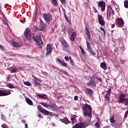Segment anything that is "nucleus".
I'll list each match as a JSON object with an SVG mask.
<instances>
[{
  "instance_id": "f257e3e1",
  "label": "nucleus",
  "mask_w": 128,
  "mask_h": 128,
  "mask_svg": "<svg viewBox=\"0 0 128 128\" xmlns=\"http://www.w3.org/2000/svg\"><path fill=\"white\" fill-rule=\"evenodd\" d=\"M83 115L87 118L88 122L92 120V108L90 105L85 104L82 106Z\"/></svg>"
},
{
  "instance_id": "f03ea898",
  "label": "nucleus",
  "mask_w": 128,
  "mask_h": 128,
  "mask_svg": "<svg viewBox=\"0 0 128 128\" xmlns=\"http://www.w3.org/2000/svg\"><path fill=\"white\" fill-rule=\"evenodd\" d=\"M119 104H124L125 106H128V98H126L124 94H120L119 96V100H118Z\"/></svg>"
},
{
  "instance_id": "7ed1b4c3",
  "label": "nucleus",
  "mask_w": 128,
  "mask_h": 128,
  "mask_svg": "<svg viewBox=\"0 0 128 128\" xmlns=\"http://www.w3.org/2000/svg\"><path fill=\"white\" fill-rule=\"evenodd\" d=\"M61 43L63 50H64V52H69L70 51L68 50L70 49V45L66 42V41L64 40H62L61 41Z\"/></svg>"
},
{
  "instance_id": "20e7f679",
  "label": "nucleus",
  "mask_w": 128,
  "mask_h": 128,
  "mask_svg": "<svg viewBox=\"0 0 128 128\" xmlns=\"http://www.w3.org/2000/svg\"><path fill=\"white\" fill-rule=\"evenodd\" d=\"M43 18H44V20L46 22V24H50V22L52 20V14L46 13H44L43 14Z\"/></svg>"
},
{
  "instance_id": "39448f33",
  "label": "nucleus",
  "mask_w": 128,
  "mask_h": 128,
  "mask_svg": "<svg viewBox=\"0 0 128 128\" xmlns=\"http://www.w3.org/2000/svg\"><path fill=\"white\" fill-rule=\"evenodd\" d=\"M98 8H101V10L104 12L106 10V2L104 0H100L98 2Z\"/></svg>"
},
{
  "instance_id": "423d86ee",
  "label": "nucleus",
  "mask_w": 128,
  "mask_h": 128,
  "mask_svg": "<svg viewBox=\"0 0 128 128\" xmlns=\"http://www.w3.org/2000/svg\"><path fill=\"white\" fill-rule=\"evenodd\" d=\"M98 22L100 24V26H104V24H106V22H104V19L102 15L98 14Z\"/></svg>"
},
{
  "instance_id": "0eeeda50",
  "label": "nucleus",
  "mask_w": 128,
  "mask_h": 128,
  "mask_svg": "<svg viewBox=\"0 0 128 128\" xmlns=\"http://www.w3.org/2000/svg\"><path fill=\"white\" fill-rule=\"evenodd\" d=\"M32 38L34 40V42H36L37 44H38V46L42 44V40H40V36H36V37H35L34 36H32Z\"/></svg>"
},
{
  "instance_id": "6e6552de",
  "label": "nucleus",
  "mask_w": 128,
  "mask_h": 128,
  "mask_svg": "<svg viewBox=\"0 0 128 128\" xmlns=\"http://www.w3.org/2000/svg\"><path fill=\"white\" fill-rule=\"evenodd\" d=\"M124 24V22L122 18H117V26L118 28H122Z\"/></svg>"
},
{
  "instance_id": "1a4fd4ad",
  "label": "nucleus",
  "mask_w": 128,
  "mask_h": 128,
  "mask_svg": "<svg viewBox=\"0 0 128 128\" xmlns=\"http://www.w3.org/2000/svg\"><path fill=\"white\" fill-rule=\"evenodd\" d=\"M46 50L47 52L46 53V56H48L52 52V46H50V44H47Z\"/></svg>"
},
{
  "instance_id": "9d476101",
  "label": "nucleus",
  "mask_w": 128,
  "mask_h": 128,
  "mask_svg": "<svg viewBox=\"0 0 128 128\" xmlns=\"http://www.w3.org/2000/svg\"><path fill=\"white\" fill-rule=\"evenodd\" d=\"M12 92L10 91H6V90H0V96H10Z\"/></svg>"
},
{
  "instance_id": "9b49d317",
  "label": "nucleus",
  "mask_w": 128,
  "mask_h": 128,
  "mask_svg": "<svg viewBox=\"0 0 128 128\" xmlns=\"http://www.w3.org/2000/svg\"><path fill=\"white\" fill-rule=\"evenodd\" d=\"M42 82V80L40 78H34V86H42V84H40Z\"/></svg>"
},
{
  "instance_id": "f8f14e48",
  "label": "nucleus",
  "mask_w": 128,
  "mask_h": 128,
  "mask_svg": "<svg viewBox=\"0 0 128 128\" xmlns=\"http://www.w3.org/2000/svg\"><path fill=\"white\" fill-rule=\"evenodd\" d=\"M24 34L28 40H32V35L30 34V30H28L26 29L24 32Z\"/></svg>"
},
{
  "instance_id": "ddd939ff",
  "label": "nucleus",
  "mask_w": 128,
  "mask_h": 128,
  "mask_svg": "<svg viewBox=\"0 0 128 128\" xmlns=\"http://www.w3.org/2000/svg\"><path fill=\"white\" fill-rule=\"evenodd\" d=\"M86 128L84 122H80L79 124H76L72 128Z\"/></svg>"
},
{
  "instance_id": "4468645a",
  "label": "nucleus",
  "mask_w": 128,
  "mask_h": 128,
  "mask_svg": "<svg viewBox=\"0 0 128 128\" xmlns=\"http://www.w3.org/2000/svg\"><path fill=\"white\" fill-rule=\"evenodd\" d=\"M85 32L86 34V36L88 38V40L90 42V30L87 27L85 28Z\"/></svg>"
},
{
  "instance_id": "2eb2a0df",
  "label": "nucleus",
  "mask_w": 128,
  "mask_h": 128,
  "mask_svg": "<svg viewBox=\"0 0 128 128\" xmlns=\"http://www.w3.org/2000/svg\"><path fill=\"white\" fill-rule=\"evenodd\" d=\"M56 61L57 62H58L60 64H61L62 66H65L66 68L68 66V64L66 63L64 61H62L58 58L56 60Z\"/></svg>"
},
{
  "instance_id": "dca6fc26",
  "label": "nucleus",
  "mask_w": 128,
  "mask_h": 128,
  "mask_svg": "<svg viewBox=\"0 0 128 128\" xmlns=\"http://www.w3.org/2000/svg\"><path fill=\"white\" fill-rule=\"evenodd\" d=\"M86 94L89 96H92V94H94V90L90 88H86Z\"/></svg>"
},
{
  "instance_id": "f3484780",
  "label": "nucleus",
  "mask_w": 128,
  "mask_h": 128,
  "mask_svg": "<svg viewBox=\"0 0 128 128\" xmlns=\"http://www.w3.org/2000/svg\"><path fill=\"white\" fill-rule=\"evenodd\" d=\"M96 82V78L92 76L90 78V80L89 81V82L86 83L87 86H92V84L94 82Z\"/></svg>"
},
{
  "instance_id": "a211bd4d",
  "label": "nucleus",
  "mask_w": 128,
  "mask_h": 128,
  "mask_svg": "<svg viewBox=\"0 0 128 128\" xmlns=\"http://www.w3.org/2000/svg\"><path fill=\"white\" fill-rule=\"evenodd\" d=\"M39 110L40 112H42L43 114H44V116H48L50 114V112L48 110H46V109L40 108Z\"/></svg>"
},
{
  "instance_id": "6ab92c4d",
  "label": "nucleus",
  "mask_w": 128,
  "mask_h": 128,
  "mask_svg": "<svg viewBox=\"0 0 128 128\" xmlns=\"http://www.w3.org/2000/svg\"><path fill=\"white\" fill-rule=\"evenodd\" d=\"M112 8L110 6L108 7L107 10V18H110V14H112Z\"/></svg>"
},
{
  "instance_id": "aec40b11",
  "label": "nucleus",
  "mask_w": 128,
  "mask_h": 128,
  "mask_svg": "<svg viewBox=\"0 0 128 128\" xmlns=\"http://www.w3.org/2000/svg\"><path fill=\"white\" fill-rule=\"evenodd\" d=\"M76 32H73L70 37V40L72 42H74V40H76Z\"/></svg>"
},
{
  "instance_id": "412c9836",
  "label": "nucleus",
  "mask_w": 128,
  "mask_h": 128,
  "mask_svg": "<svg viewBox=\"0 0 128 128\" xmlns=\"http://www.w3.org/2000/svg\"><path fill=\"white\" fill-rule=\"evenodd\" d=\"M36 96H38V98H43V100H46L47 98L46 94H38L36 95Z\"/></svg>"
},
{
  "instance_id": "4be33fe9",
  "label": "nucleus",
  "mask_w": 128,
  "mask_h": 128,
  "mask_svg": "<svg viewBox=\"0 0 128 128\" xmlns=\"http://www.w3.org/2000/svg\"><path fill=\"white\" fill-rule=\"evenodd\" d=\"M46 24H40L39 28L40 30H41L42 32V30H44L46 29Z\"/></svg>"
},
{
  "instance_id": "5701e85b",
  "label": "nucleus",
  "mask_w": 128,
  "mask_h": 128,
  "mask_svg": "<svg viewBox=\"0 0 128 128\" xmlns=\"http://www.w3.org/2000/svg\"><path fill=\"white\" fill-rule=\"evenodd\" d=\"M100 68H103V70H106L108 68L106 64L104 62H102L100 64Z\"/></svg>"
},
{
  "instance_id": "b1692460",
  "label": "nucleus",
  "mask_w": 128,
  "mask_h": 128,
  "mask_svg": "<svg viewBox=\"0 0 128 128\" xmlns=\"http://www.w3.org/2000/svg\"><path fill=\"white\" fill-rule=\"evenodd\" d=\"M26 102L28 104H29V106H32L33 103H32V100H30V99L29 98H27L26 100Z\"/></svg>"
},
{
  "instance_id": "393cba45",
  "label": "nucleus",
  "mask_w": 128,
  "mask_h": 128,
  "mask_svg": "<svg viewBox=\"0 0 128 128\" xmlns=\"http://www.w3.org/2000/svg\"><path fill=\"white\" fill-rule=\"evenodd\" d=\"M52 4L54 6H58V2L56 0H52Z\"/></svg>"
},
{
  "instance_id": "a878e982",
  "label": "nucleus",
  "mask_w": 128,
  "mask_h": 128,
  "mask_svg": "<svg viewBox=\"0 0 128 128\" xmlns=\"http://www.w3.org/2000/svg\"><path fill=\"white\" fill-rule=\"evenodd\" d=\"M105 98H106L107 102H110V95L106 94L104 96Z\"/></svg>"
},
{
  "instance_id": "bb28decb",
  "label": "nucleus",
  "mask_w": 128,
  "mask_h": 128,
  "mask_svg": "<svg viewBox=\"0 0 128 128\" xmlns=\"http://www.w3.org/2000/svg\"><path fill=\"white\" fill-rule=\"evenodd\" d=\"M62 122H64V124H68V120L66 118L62 120Z\"/></svg>"
},
{
  "instance_id": "cd10ccee",
  "label": "nucleus",
  "mask_w": 128,
  "mask_h": 128,
  "mask_svg": "<svg viewBox=\"0 0 128 128\" xmlns=\"http://www.w3.org/2000/svg\"><path fill=\"white\" fill-rule=\"evenodd\" d=\"M32 30L33 32H32V34H33V36H34V34H36V30H38V26H34Z\"/></svg>"
},
{
  "instance_id": "c85d7f7f",
  "label": "nucleus",
  "mask_w": 128,
  "mask_h": 128,
  "mask_svg": "<svg viewBox=\"0 0 128 128\" xmlns=\"http://www.w3.org/2000/svg\"><path fill=\"white\" fill-rule=\"evenodd\" d=\"M86 44L87 48L88 50H90V48H92V46H90V42L86 40Z\"/></svg>"
},
{
  "instance_id": "c756f323",
  "label": "nucleus",
  "mask_w": 128,
  "mask_h": 128,
  "mask_svg": "<svg viewBox=\"0 0 128 128\" xmlns=\"http://www.w3.org/2000/svg\"><path fill=\"white\" fill-rule=\"evenodd\" d=\"M80 52L82 56H84V58H86V53L84 51V50L83 49L82 50H81Z\"/></svg>"
},
{
  "instance_id": "7c9ffc66",
  "label": "nucleus",
  "mask_w": 128,
  "mask_h": 128,
  "mask_svg": "<svg viewBox=\"0 0 128 128\" xmlns=\"http://www.w3.org/2000/svg\"><path fill=\"white\" fill-rule=\"evenodd\" d=\"M88 52H90V54H92V56H96V53H94V50H92V48H90V49H88Z\"/></svg>"
},
{
  "instance_id": "2f4dec72",
  "label": "nucleus",
  "mask_w": 128,
  "mask_h": 128,
  "mask_svg": "<svg viewBox=\"0 0 128 128\" xmlns=\"http://www.w3.org/2000/svg\"><path fill=\"white\" fill-rule=\"evenodd\" d=\"M24 84H25V86H32V83L28 81L24 82Z\"/></svg>"
},
{
  "instance_id": "473e14b6",
  "label": "nucleus",
  "mask_w": 128,
  "mask_h": 128,
  "mask_svg": "<svg viewBox=\"0 0 128 128\" xmlns=\"http://www.w3.org/2000/svg\"><path fill=\"white\" fill-rule=\"evenodd\" d=\"M12 44L14 46L15 48H20V44H18V42H12Z\"/></svg>"
},
{
  "instance_id": "72a5a7b5",
  "label": "nucleus",
  "mask_w": 128,
  "mask_h": 128,
  "mask_svg": "<svg viewBox=\"0 0 128 128\" xmlns=\"http://www.w3.org/2000/svg\"><path fill=\"white\" fill-rule=\"evenodd\" d=\"M124 6L126 8H128V0H126L124 2Z\"/></svg>"
},
{
  "instance_id": "f704fd0d",
  "label": "nucleus",
  "mask_w": 128,
  "mask_h": 128,
  "mask_svg": "<svg viewBox=\"0 0 128 128\" xmlns=\"http://www.w3.org/2000/svg\"><path fill=\"white\" fill-rule=\"evenodd\" d=\"M110 122L111 124H114V122H116V120H114V116H113L110 118Z\"/></svg>"
},
{
  "instance_id": "c9c22d12",
  "label": "nucleus",
  "mask_w": 128,
  "mask_h": 128,
  "mask_svg": "<svg viewBox=\"0 0 128 128\" xmlns=\"http://www.w3.org/2000/svg\"><path fill=\"white\" fill-rule=\"evenodd\" d=\"M6 86L8 88H14V86L12 84H6Z\"/></svg>"
},
{
  "instance_id": "e433bc0d",
  "label": "nucleus",
  "mask_w": 128,
  "mask_h": 128,
  "mask_svg": "<svg viewBox=\"0 0 128 128\" xmlns=\"http://www.w3.org/2000/svg\"><path fill=\"white\" fill-rule=\"evenodd\" d=\"M6 54H8V56H14V54L12 52H8Z\"/></svg>"
},
{
  "instance_id": "4c0bfd02",
  "label": "nucleus",
  "mask_w": 128,
  "mask_h": 128,
  "mask_svg": "<svg viewBox=\"0 0 128 128\" xmlns=\"http://www.w3.org/2000/svg\"><path fill=\"white\" fill-rule=\"evenodd\" d=\"M112 92V88H109L107 91V94H108L110 96V93Z\"/></svg>"
},
{
  "instance_id": "58836bf2",
  "label": "nucleus",
  "mask_w": 128,
  "mask_h": 128,
  "mask_svg": "<svg viewBox=\"0 0 128 128\" xmlns=\"http://www.w3.org/2000/svg\"><path fill=\"white\" fill-rule=\"evenodd\" d=\"M95 126H96V128H100V123L96 122L95 123Z\"/></svg>"
},
{
  "instance_id": "ea45409f",
  "label": "nucleus",
  "mask_w": 128,
  "mask_h": 128,
  "mask_svg": "<svg viewBox=\"0 0 128 128\" xmlns=\"http://www.w3.org/2000/svg\"><path fill=\"white\" fill-rule=\"evenodd\" d=\"M40 104H41V106H44L45 108H48V104H46L44 102H40Z\"/></svg>"
},
{
  "instance_id": "a19ab883",
  "label": "nucleus",
  "mask_w": 128,
  "mask_h": 128,
  "mask_svg": "<svg viewBox=\"0 0 128 128\" xmlns=\"http://www.w3.org/2000/svg\"><path fill=\"white\" fill-rule=\"evenodd\" d=\"M62 4H66V0H60Z\"/></svg>"
},
{
  "instance_id": "79ce46f5",
  "label": "nucleus",
  "mask_w": 128,
  "mask_h": 128,
  "mask_svg": "<svg viewBox=\"0 0 128 128\" xmlns=\"http://www.w3.org/2000/svg\"><path fill=\"white\" fill-rule=\"evenodd\" d=\"M71 120L72 122V124H74L76 122V119H74V118H71Z\"/></svg>"
},
{
  "instance_id": "37998d69",
  "label": "nucleus",
  "mask_w": 128,
  "mask_h": 128,
  "mask_svg": "<svg viewBox=\"0 0 128 128\" xmlns=\"http://www.w3.org/2000/svg\"><path fill=\"white\" fill-rule=\"evenodd\" d=\"M64 60L66 62H69L70 61V58L68 56H66L64 57Z\"/></svg>"
},
{
  "instance_id": "c03bdc74",
  "label": "nucleus",
  "mask_w": 128,
  "mask_h": 128,
  "mask_svg": "<svg viewBox=\"0 0 128 128\" xmlns=\"http://www.w3.org/2000/svg\"><path fill=\"white\" fill-rule=\"evenodd\" d=\"M128 110L126 112L125 114L124 115V117L126 118H128Z\"/></svg>"
},
{
  "instance_id": "a18cd8bd",
  "label": "nucleus",
  "mask_w": 128,
  "mask_h": 128,
  "mask_svg": "<svg viewBox=\"0 0 128 128\" xmlns=\"http://www.w3.org/2000/svg\"><path fill=\"white\" fill-rule=\"evenodd\" d=\"M70 62L72 66H74V60H72V59H70Z\"/></svg>"
},
{
  "instance_id": "49530a36",
  "label": "nucleus",
  "mask_w": 128,
  "mask_h": 128,
  "mask_svg": "<svg viewBox=\"0 0 128 128\" xmlns=\"http://www.w3.org/2000/svg\"><path fill=\"white\" fill-rule=\"evenodd\" d=\"M16 72V68H12L11 70V72L14 73Z\"/></svg>"
},
{
  "instance_id": "de8ad7c7",
  "label": "nucleus",
  "mask_w": 128,
  "mask_h": 128,
  "mask_svg": "<svg viewBox=\"0 0 128 128\" xmlns=\"http://www.w3.org/2000/svg\"><path fill=\"white\" fill-rule=\"evenodd\" d=\"M63 12H64V16L66 20L68 17L66 16V10H63Z\"/></svg>"
},
{
  "instance_id": "09e8293b",
  "label": "nucleus",
  "mask_w": 128,
  "mask_h": 128,
  "mask_svg": "<svg viewBox=\"0 0 128 128\" xmlns=\"http://www.w3.org/2000/svg\"><path fill=\"white\" fill-rule=\"evenodd\" d=\"M96 79L98 80L99 82H102V78L96 77Z\"/></svg>"
},
{
  "instance_id": "8fccbe9b",
  "label": "nucleus",
  "mask_w": 128,
  "mask_h": 128,
  "mask_svg": "<svg viewBox=\"0 0 128 128\" xmlns=\"http://www.w3.org/2000/svg\"><path fill=\"white\" fill-rule=\"evenodd\" d=\"M2 128H9L8 127H6V124H2Z\"/></svg>"
},
{
  "instance_id": "3c124183",
  "label": "nucleus",
  "mask_w": 128,
  "mask_h": 128,
  "mask_svg": "<svg viewBox=\"0 0 128 128\" xmlns=\"http://www.w3.org/2000/svg\"><path fill=\"white\" fill-rule=\"evenodd\" d=\"M2 120H6V117L3 114H2Z\"/></svg>"
},
{
  "instance_id": "603ef678",
  "label": "nucleus",
  "mask_w": 128,
  "mask_h": 128,
  "mask_svg": "<svg viewBox=\"0 0 128 128\" xmlns=\"http://www.w3.org/2000/svg\"><path fill=\"white\" fill-rule=\"evenodd\" d=\"M38 118H44V116H42V115L40 114H38Z\"/></svg>"
},
{
  "instance_id": "864d4df0",
  "label": "nucleus",
  "mask_w": 128,
  "mask_h": 128,
  "mask_svg": "<svg viewBox=\"0 0 128 128\" xmlns=\"http://www.w3.org/2000/svg\"><path fill=\"white\" fill-rule=\"evenodd\" d=\"M115 26H116V24H111L112 28H114Z\"/></svg>"
},
{
  "instance_id": "5fc2aeb1",
  "label": "nucleus",
  "mask_w": 128,
  "mask_h": 128,
  "mask_svg": "<svg viewBox=\"0 0 128 128\" xmlns=\"http://www.w3.org/2000/svg\"><path fill=\"white\" fill-rule=\"evenodd\" d=\"M78 96H75L74 97V100H78Z\"/></svg>"
},
{
  "instance_id": "6e6d98bb",
  "label": "nucleus",
  "mask_w": 128,
  "mask_h": 128,
  "mask_svg": "<svg viewBox=\"0 0 128 128\" xmlns=\"http://www.w3.org/2000/svg\"><path fill=\"white\" fill-rule=\"evenodd\" d=\"M112 14L114 16L115 14H114V10H112V12H111Z\"/></svg>"
},
{
  "instance_id": "4d7b16f0",
  "label": "nucleus",
  "mask_w": 128,
  "mask_h": 128,
  "mask_svg": "<svg viewBox=\"0 0 128 128\" xmlns=\"http://www.w3.org/2000/svg\"><path fill=\"white\" fill-rule=\"evenodd\" d=\"M38 110H40V108H42V106L40 105H38Z\"/></svg>"
},
{
  "instance_id": "13d9d810",
  "label": "nucleus",
  "mask_w": 128,
  "mask_h": 128,
  "mask_svg": "<svg viewBox=\"0 0 128 128\" xmlns=\"http://www.w3.org/2000/svg\"><path fill=\"white\" fill-rule=\"evenodd\" d=\"M92 84L93 86H96V84L95 82H94Z\"/></svg>"
},
{
  "instance_id": "bf43d9fd",
  "label": "nucleus",
  "mask_w": 128,
  "mask_h": 128,
  "mask_svg": "<svg viewBox=\"0 0 128 128\" xmlns=\"http://www.w3.org/2000/svg\"><path fill=\"white\" fill-rule=\"evenodd\" d=\"M79 48H80V50H84V48H82L80 46H79Z\"/></svg>"
},
{
  "instance_id": "052dcab7",
  "label": "nucleus",
  "mask_w": 128,
  "mask_h": 128,
  "mask_svg": "<svg viewBox=\"0 0 128 128\" xmlns=\"http://www.w3.org/2000/svg\"><path fill=\"white\" fill-rule=\"evenodd\" d=\"M101 30H102V32H104V28H100Z\"/></svg>"
},
{
  "instance_id": "680f3d73",
  "label": "nucleus",
  "mask_w": 128,
  "mask_h": 128,
  "mask_svg": "<svg viewBox=\"0 0 128 128\" xmlns=\"http://www.w3.org/2000/svg\"><path fill=\"white\" fill-rule=\"evenodd\" d=\"M22 122L23 124H26V120H22Z\"/></svg>"
},
{
  "instance_id": "e2e57ef3",
  "label": "nucleus",
  "mask_w": 128,
  "mask_h": 128,
  "mask_svg": "<svg viewBox=\"0 0 128 128\" xmlns=\"http://www.w3.org/2000/svg\"><path fill=\"white\" fill-rule=\"evenodd\" d=\"M2 45L0 44V50H2Z\"/></svg>"
},
{
  "instance_id": "0e129e2a",
  "label": "nucleus",
  "mask_w": 128,
  "mask_h": 128,
  "mask_svg": "<svg viewBox=\"0 0 128 128\" xmlns=\"http://www.w3.org/2000/svg\"><path fill=\"white\" fill-rule=\"evenodd\" d=\"M25 128H28V124H25Z\"/></svg>"
},
{
  "instance_id": "69168bd1",
  "label": "nucleus",
  "mask_w": 128,
  "mask_h": 128,
  "mask_svg": "<svg viewBox=\"0 0 128 128\" xmlns=\"http://www.w3.org/2000/svg\"><path fill=\"white\" fill-rule=\"evenodd\" d=\"M116 10L117 12H118V10H120V8H116Z\"/></svg>"
},
{
  "instance_id": "338daca9",
  "label": "nucleus",
  "mask_w": 128,
  "mask_h": 128,
  "mask_svg": "<svg viewBox=\"0 0 128 128\" xmlns=\"http://www.w3.org/2000/svg\"><path fill=\"white\" fill-rule=\"evenodd\" d=\"M54 26L56 28H58V24H56Z\"/></svg>"
},
{
  "instance_id": "774afa93",
  "label": "nucleus",
  "mask_w": 128,
  "mask_h": 128,
  "mask_svg": "<svg viewBox=\"0 0 128 128\" xmlns=\"http://www.w3.org/2000/svg\"><path fill=\"white\" fill-rule=\"evenodd\" d=\"M94 12H98V10H96V9L94 10Z\"/></svg>"
}]
</instances>
